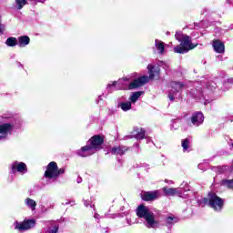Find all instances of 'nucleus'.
I'll return each mask as SVG.
<instances>
[{"label": "nucleus", "instance_id": "9d476101", "mask_svg": "<svg viewBox=\"0 0 233 233\" xmlns=\"http://www.w3.org/2000/svg\"><path fill=\"white\" fill-rule=\"evenodd\" d=\"M171 90L168 94V98L170 101H174L176 99V94L183 88V84L179 82H172L171 83Z\"/></svg>", "mask_w": 233, "mask_h": 233}, {"label": "nucleus", "instance_id": "a878e982", "mask_svg": "<svg viewBox=\"0 0 233 233\" xmlns=\"http://www.w3.org/2000/svg\"><path fill=\"white\" fill-rule=\"evenodd\" d=\"M223 185L228 188H233V180H223Z\"/></svg>", "mask_w": 233, "mask_h": 233}, {"label": "nucleus", "instance_id": "6e6552de", "mask_svg": "<svg viewBox=\"0 0 233 233\" xmlns=\"http://www.w3.org/2000/svg\"><path fill=\"white\" fill-rule=\"evenodd\" d=\"M15 228L16 230H30V228H34L35 227V219H27L24 220L23 222L15 221L14 223Z\"/></svg>", "mask_w": 233, "mask_h": 233}, {"label": "nucleus", "instance_id": "c85d7f7f", "mask_svg": "<svg viewBox=\"0 0 233 233\" xmlns=\"http://www.w3.org/2000/svg\"><path fill=\"white\" fill-rule=\"evenodd\" d=\"M85 207H90L91 208H94L96 210V206L92 205L89 200H84Z\"/></svg>", "mask_w": 233, "mask_h": 233}, {"label": "nucleus", "instance_id": "4c0bfd02", "mask_svg": "<svg viewBox=\"0 0 233 233\" xmlns=\"http://www.w3.org/2000/svg\"><path fill=\"white\" fill-rule=\"evenodd\" d=\"M66 205H70V202H66Z\"/></svg>", "mask_w": 233, "mask_h": 233}, {"label": "nucleus", "instance_id": "7ed1b4c3", "mask_svg": "<svg viewBox=\"0 0 233 233\" xmlns=\"http://www.w3.org/2000/svg\"><path fill=\"white\" fill-rule=\"evenodd\" d=\"M175 38L180 43L179 46L174 47L176 54H187L198 46V44L192 43V38L188 35H185L182 32H177Z\"/></svg>", "mask_w": 233, "mask_h": 233}, {"label": "nucleus", "instance_id": "f3484780", "mask_svg": "<svg viewBox=\"0 0 233 233\" xmlns=\"http://www.w3.org/2000/svg\"><path fill=\"white\" fill-rule=\"evenodd\" d=\"M128 148L126 147L118 146L111 149V154L114 156H123V154H125Z\"/></svg>", "mask_w": 233, "mask_h": 233}, {"label": "nucleus", "instance_id": "473e14b6", "mask_svg": "<svg viewBox=\"0 0 233 233\" xmlns=\"http://www.w3.org/2000/svg\"><path fill=\"white\" fill-rule=\"evenodd\" d=\"M94 218H95V219H99V214L95 213V214H94Z\"/></svg>", "mask_w": 233, "mask_h": 233}, {"label": "nucleus", "instance_id": "f8f14e48", "mask_svg": "<svg viewBox=\"0 0 233 233\" xmlns=\"http://www.w3.org/2000/svg\"><path fill=\"white\" fill-rule=\"evenodd\" d=\"M203 121H205V116L201 112H196L191 116V123L194 127H199V125H203Z\"/></svg>", "mask_w": 233, "mask_h": 233}, {"label": "nucleus", "instance_id": "20e7f679", "mask_svg": "<svg viewBox=\"0 0 233 233\" xmlns=\"http://www.w3.org/2000/svg\"><path fill=\"white\" fill-rule=\"evenodd\" d=\"M137 216L138 218H143L147 221V228H157L159 227V222L156 220L154 213L150 211L148 207L140 205L137 208Z\"/></svg>", "mask_w": 233, "mask_h": 233}, {"label": "nucleus", "instance_id": "79ce46f5", "mask_svg": "<svg viewBox=\"0 0 233 233\" xmlns=\"http://www.w3.org/2000/svg\"><path fill=\"white\" fill-rule=\"evenodd\" d=\"M231 147H233V142L231 143Z\"/></svg>", "mask_w": 233, "mask_h": 233}, {"label": "nucleus", "instance_id": "2eb2a0df", "mask_svg": "<svg viewBox=\"0 0 233 233\" xmlns=\"http://www.w3.org/2000/svg\"><path fill=\"white\" fill-rule=\"evenodd\" d=\"M117 101H118L117 108H121L123 112H128V110H132V102L130 101L122 102L121 98H118Z\"/></svg>", "mask_w": 233, "mask_h": 233}, {"label": "nucleus", "instance_id": "f03ea898", "mask_svg": "<svg viewBox=\"0 0 233 233\" xmlns=\"http://www.w3.org/2000/svg\"><path fill=\"white\" fill-rule=\"evenodd\" d=\"M104 142L105 139L103 137L96 135L88 140L85 147L77 151V155L81 157H88V156H93V154H96V152L101 150Z\"/></svg>", "mask_w": 233, "mask_h": 233}, {"label": "nucleus", "instance_id": "a19ab883", "mask_svg": "<svg viewBox=\"0 0 233 233\" xmlns=\"http://www.w3.org/2000/svg\"><path fill=\"white\" fill-rule=\"evenodd\" d=\"M98 99H103V98H101V96H98Z\"/></svg>", "mask_w": 233, "mask_h": 233}, {"label": "nucleus", "instance_id": "cd10ccee", "mask_svg": "<svg viewBox=\"0 0 233 233\" xmlns=\"http://www.w3.org/2000/svg\"><path fill=\"white\" fill-rule=\"evenodd\" d=\"M206 88H208V90H214V88H216V83L214 82H208L206 85Z\"/></svg>", "mask_w": 233, "mask_h": 233}, {"label": "nucleus", "instance_id": "423d86ee", "mask_svg": "<svg viewBox=\"0 0 233 233\" xmlns=\"http://www.w3.org/2000/svg\"><path fill=\"white\" fill-rule=\"evenodd\" d=\"M61 174H65V169L57 167V164L56 162H50L47 166V168L45 172V177L46 179V183H54Z\"/></svg>", "mask_w": 233, "mask_h": 233}, {"label": "nucleus", "instance_id": "9b49d317", "mask_svg": "<svg viewBox=\"0 0 233 233\" xmlns=\"http://www.w3.org/2000/svg\"><path fill=\"white\" fill-rule=\"evenodd\" d=\"M141 198L143 201H154L156 199H159L161 198V194H159V191H151V192H144L141 195Z\"/></svg>", "mask_w": 233, "mask_h": 233}, {"label": "nucleus", "instance_id": "412c9836", "mask_svg": "<svg viewBox=\"0 0 233 233\" xmlns=\"http://www.w3.org/2000/svg\"><path fill=\"white\" fill-rule=\"evenodd\" d=\"M133 137L136 139H143L145 137V130L143 128L134 129Z\"/></svg>", "mask_w": 233, "mask_h": 233}, {"label": "nucleus", "instance_id": "aec40b11", "mask_svg": "<svg viewBox=\"0 0 233 233\" xmlns=\"http://www.w3.org/2000/svg\"><path fill=\"white\" fill-rule=\"evenodd\" d=\"M144 92L143 91H137L131 94L130 98H129V102L131 103V105L136 104V102L137 101V99H139L141 97V96H143Z\"/></svg>", "mask_w": 233, "mask_h": 233}, {"label": "nucleus", "instance_id": "39448f33", "mask_svg": "<svg viewBox=\"0 0 233 233\" xmlns=\"http://www.w3.org/2000/svg\"><path fill=\"white\" fill-rule=\"evenodd\" d=\"M207 203H208L209 207H211V208H214L217 212H220V210L223 209V205H225V201L223 200V198L218 197L216 193H209L208 199L203 198L202 200H200L199 206L205 207Z\"/></svg>", "mask_w": 233, "mask_h": 233}, {"label": "nucleus", "instance_id": "ea45409f", "mask_svg": "<svg viewBox=\"0 0 233 233\" xmlns=\"http://www.w3.org/2000/svg\"><path fill=\"white\" fill-rule=\"evenodd\" d=\"M77 183H81V179L77 180Z\"/></svg>", "mask_w": 233, "mask_h": 233}, {"label": "nucleus", "instance_id": "58836bf2", "mask_svg": "<svg viewBox=\"0 0 233 233\" xmlns=\"http://www.w3.org/2000/svg\"><path fill=\"white\" fill-rule=\"evenodd\" d=\"M50 208H54V205H51V206H50Z\"/></svg>", "mask_w": 233, "mask_h": 233}, {"label": "nucleus", "instance_id": "f257e3e1", "mask_svg": "<svg viewBox=\"0 0 233 233\" xmlns=\"http://www.w3.org/2000/svg\"><path fill=\"white\" fill-rule=\"evenodd\" d=\"M147 70L149 76H140L134 81H131L128 77H124L118 79V81H114L111 84L107 85V92L112 94L115 90H134L136 88H139V86H143L146 83H148V79H159V66L155 64H149L147 66Z\"/></svg>", "mask_w": 233, "mask_h": 233}, {"label": "nucleus", "instance_id": "393cba45", "mask_svg": "<svg viewBox=\"0 0 233 233\" xmlns=\"http://www.w3.org/2000/svg\"><path fill=\"white\" fill-rule=\"evenodd\" d=\"M16 6L18 10H21L25 5H26V0H15Z\"/></svg>", "mask_w": 233, "mask_h": 233}, {"label": "nucleus", "instance_id": "2f4dec72", "mask_svg": "<svg viewBox=\"0 0 233 233\" xmlns=\"http://www.w3.org/2000/svg\"><path fill=\"white\" fill-rule=\"evenodd\" d=\"M126 221H127V225H129V226L134 224V222H132V218H127Z\"/></svg>", "mask_w": 233, "mask_h": 233}, {"label": "nucleus", "instance_id": "6ab92c4d", "mask_svg": "<svg viewBox=\"0 0 233 233\" xmlns=\"http://www.w3.org/2000/svg\"><path fill=\"white\" fill-rule=\"evenodd\" d=\"M155 46L160 56H163V54H165V43H163V41L158 39L155 40Z\"/></svg>", "mask_w": 233, "mask_h": 233}, {"label": "nucleus", "instance_id": "c9c22d12", "mask_svg": "<svg viewBox=\"0 0 233 233\" xmlns=\"http://www.w3.org/2000/svg\"><path fill=\"white\" fill-rule=\"evenodd\" d=\"M163 68H168V66L164 65Z\"/></svg>", "mask_w": 233, "mask_h": 233}, {"label": "nucleus", "instance_id": "e433bc0d", "mask_svg": "<svg viewBox=\"0 0 233 233\" xmlns=\"http://www.w3.org/2000/svg\"><path fill=\"white\" fill-rule=\"evenodd\" d=\"M201 167H202V165H201V164H199V165H198V168H201Z\"/></svg>", "mask_w": 233, "mask_h": 233}, {"label": "nucleus", "instance_id": "5701e85b", "mask_svg": "<svg viewBox=\"0 0 233 233\" xmlns=\"http://www.w3.org/2000/svg\"><path fill=\"white\" fill-rule=\"evenodd\" d=\"M5 45L7 46H17V38L15 37H9L5 41Z\"/></svg>", "mask_w": 233, "mask_h": 233}, {"label": "nucleus", "instance_id": "1a4fd4ad", "mask_svg": "<svg viewBox=\"0 0 233 233\" xmlns=\"http://www.w3.org/2000/svg\"><path fill=\"white\" fill-rule=\"evenodd\" d=\"M11 170L13 174H26L28 172V167H26V164L24 162L15 161L11 164Z\"/></svg>", "mask_w": 233, "mask_h": 233}, {"label": "nucleus", "instance_id": "4468645a", "mask_svg": "<svg viewBox=\"0 0 233 233\" xmlns=\"http://www.w3.org/2000/svg\"><path fill=\"white\" fill-rule=\"evenodd\" d=\"M212 46H213L215 52H217V54L225 53V44H223V42H221L219 40H214Z\"/></svg>", "mask_w": 233, "mask_h": 233}, {"label": "nucleus", "instance_id": "4be33fe9", "mask_svg": "<svg viewBox=\"0 0 233 233\" xmlns=\"http://www.w3.org/2000/svg\"><path fill=\"white\" fill-rule=\"evenodd\" d=\"M190 138H185L182 140L181 145L184 152H187L190 148Z\"/></svg>", "mask_w": 233, "mask_h": 233}, {"label": "nucleus", "instance_id": "ddd939ff", "mask_svg": "<svg viewBox=\"0 0 233 233\" xmlns=\"http://www.w3.org/2000/svg\"><path fill=\"white\" fill-rule=\"evenodd\" d=\"M163 191L166 196H179L181 198V194H183V188L181 187H164Z\"/></svg>", "mask_w": 233, "mask_h": 233}, {"label": "nucleus", "instance_id": "72a5a7b5", "mask_svg": "<svg viewBox=\"0 0 233 233\" xmlns=\"http://www.w3.org/2000/svg\"><path fill=\"white\" fill-rule=\"evenodd\" d=\"M37 3H45L46 0H35Z\"/></svg>", "mask_w": 233, "mask_h": 233}, {"label": "nucleus", "instance_id": "dca6fc26", "mask_svg": "<svg viewBox=\"0 0 233 233\" xmlns=\"http://www.w3.org/2000/svg\"><path fill=\"white\" fill-rule=\"evenodd\" d=\"M17 45L20 48H25L27 45H30V37L28 35H22L17 38Z\"/></svg>", "mask_w": 233, "mask_h": 233}, {"label": "nucleus", "instance_id": "0eeeda50", "mask_svg": "<svg viewBox=\"0 0 233 233\" xmlns=\"http://www.w3.org/2000/svg\"><path fill=\"white\" fill-rule=\"evenodd\" d=\"M14 131V124L4 123L0 125V141H6Z\"/></svg>", "mask_w": 233, "mask_h": 233}, {"label": "nucleus", "instance_id": "c756f323", "mask_svg": "<svg viewBox=\"0 0 233 233\" xmlns=\"http://www.w3.org/2000/svg\"><path fill=\"white\" fill-rule=\"evenodd\" d=\"M98 233H108V228H99Z\"/></svg>", "mask_w": 233, "mask_h": 233}, {"label": "nucleus", "instance_id": "f704fd0d", "mask_svg": "<svg viewBox=\"0 0 233 233\" xmlns=\"http://www.w3.org/2000/svg\"><path fill=\"white\" fill-rule=\"evenodd\" d=\"M232 0H226V3H228V5H230Z\"/></svg>", "mask_w": 233, "mask_h": 233}, {"label": "nucleus", "instance_id": "37998d69", "mask_svg": "<svg viewBox=\"0 0 233 233\" xmlns=\"http://www.w3.org/2000/svg\"><path fill=\"white\" fill-rule=\"evenodd\" d=\"M170 183H174V182L170 181Z\"/></svg>", "mask_w": 233, "mask_h": 233}, {"label": "nucleus", "instance_id": "a211bd4d", "mask_svg": "<svg viewBox=\"0 0 233 233\" xmlns=\"http://www.w3.org/2000/svg\"><path fill=\"white\" fill-rule=\"evenodd\" d=\"M25 205L29 208V210H32L34 212V210H35V208L37 207V202L30 198H26L25 199Z\"/></svg>", "mask_w": 233, "mask_h": 233}, {"label": "nucleus", "instance_id": "bb28decb", "mask_svg": "<svg viewBox=\"0 0 233 233\" xmlns=\"http://www.w3.org/2000/svg\"><path fill=\"white\" fill-rule=\"evenodd\" d=\"M59 227L57 225L53 226L47 230V233H57Z\"/></svg>", "mask_w": 233, "mask_h": 233}, {"label": "nucleus", "instance_id": "b1692460", "mask_svg": "<svg viewBox=\"0 0 233 233\" xmlns=\"http://www.w3.org/2000/svg\"><path fill=\"white\" fill-rule=\"evenodd\" d=\"M176 223V218L174 217H167L165 218L166 227H172Z\"/></svg>", "mask_w": 233, "mask_h": 233}, {"label": "nucleus", "instance_id": "7c9ffc66", "mask_svg": "<svg viewBox=\"0 0 233 233\" xmlns=\"http://www.w3.org/2000/svg\"><path fill=\"white\" fill-rule=\"evenodd\" d=\"M230 83H232V79H228L225 84H224V90H227V86H228V85H230Z\"/></svg>", "mask_w": 233, "mask_h": 233}]
</instances>
